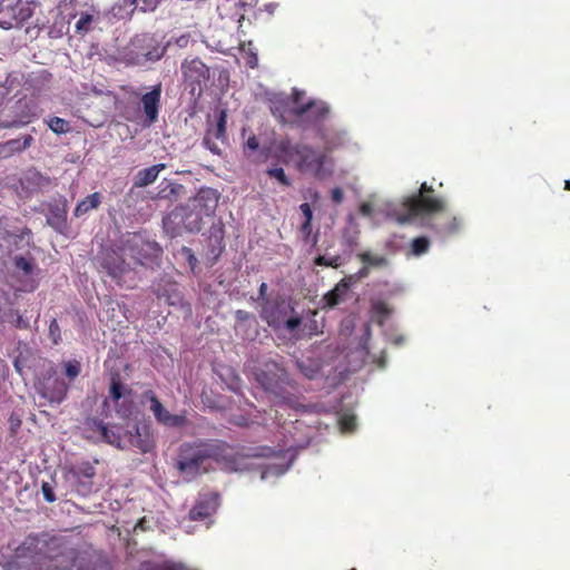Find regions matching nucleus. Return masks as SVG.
Here are the masks:
<instances>
[{"label":"nucleus","mask_w":570,"mask_h":570,"mask_svg":"<svg viewBox=\"0 0 570 570\" xmlns=\"http://www.w3.org/2000/svg\"><path fill=\"white\" fill-rule=\"evenodd\" d=\"M70 474L76 479L78 487L90 491L96 469L90 462H81L70 469Z\"/></svg>","instance_id":"obj_21"},{"label":"nucleus","mask_w":570,"mask_h":570,"mask_svg":"<svg viewBox=\"0 0 570 570\" xmlns=\"http://www.w3.org/2000/svg\"><path fill=\"white\" fill-rule=\"evenodd\" d=\"M204 146L209 149L213 154L219 155L220 150L215 142L208 136L204 137L203 140Z\"/></svg>","instance_id":"obj_59"},{"label":"nucleus","mask_w":570,"mask_h":570,"mask_svg":"<svg viewBox=\"0 0 570 570\" xmlns=\"http://www.w3.org/2000/svg\"><path fill=\"white\" fill-rule=\"evenodd\" d=\"M189 202L193 203L195 209L210 216L218 205V195L213 188H200Z\"/></svg>","instance_id":"obj_18"},{"label":"nucleus","mask_w":570,"mask_h":570,"mask_svg":"<svg viewBox=\"0 0 570 570\" xmlns=\"http://www.w3.org/2000/svg\"><path fill=\"white\" fill-rule=\"evenodd\" d=\"M288 105V100L284 98H277L271 101V111L282 124L287 122L288 117H293L291 114V109L293 107H289Z\"/></svg>","instance_id":"obj_27"},{"label":"nucleus","mask_w":570,"mask_h":570,"mask_svg":"<svg viewBox=\"0 0 570 570\" xmlns=\"http://www.w3.org/2000/svg\"><path fill=\"white\" fill-rule=\"evenodd\" d=\"M219 504L217 492L202 493L189 511L190 520L203 521L210 517Z\"/></svg>","instance_id":"obj_14"},{"label":"nucleus","mask_w":570,"mask_h":570,"mask_svg":"<svg viewBox=\"0 0 570 570\" xmlns=\"http://www.w3.org/2000/svg\"><path fill=\"white\" fill-rule=\"evenodd\" d=\"M14 266L22 271L26 275L31 274L33 271L32 262L23 256L14 257Z\"/></svg>","instance_id":"obj_46"},{"label":"nucleus","mask_w":570,"mask_h":570,"mask_svg":"<svg viewBox=\"0 0 570 570\" xmlns=\"http://www.w3.org/2000/svg\"><path fill=\"white\" fill-rule=\"evenodd\" d=\"M39 544V538L37 534L28 535L24 541L17 548V554L19 557H28L37 553Z\"/></svg>","instance_id":"obj_30"},{"label":"nucleus","mask_w":570,"mask_h":570,"mask_svg":"<svg viewBox=\"0 0 570 570\" xmlns=\"http://www.w3.org/2000/svg\"><path fill=\"white\" fill-rule=\"evenodd\" d=\"M244 147H245V149H247L249 151H256L259 147L258 138L254 134H250L248 136Z\"/></svg>","instance_id":"obj_54"},{"label":"nucleus","mask_w":570,"mask_h":570,"mask_svg":"<svg viewBox=\"0 0 570 570\" xmlns=\"http://www.w3.org/2000/svg\"><path fill=\"white\" fill-rule=\"evenodd\" d=\"M46 124L57 135L67 134L71 129L69 121L56 116L47 119Z\"/></svg>","instance_id":"obj_34"},{"label":"nucleus","mask_w":570,"mask_h":570,"mask_svg":"<svg viewBox=\"0 0 570 570\" xmlns=\"http://www.w3.org/2000/svg\"><path fill=\"white\" fill-rule=\"evenodd\" d=\"M348 292L346 289H343L341 285L337 283L334 288L328 291L323 295L322 298V308H334L338 304L345 301L347 297Z\"/></svg>","instance_id":"obj_25"},{"label":"nucleus","mask_w":570,"mask_h":570,"mask_svg":"<svg viewBox=\"0 0 570 570\" xmlns=\"http://www.w3.org/2000/svg\"><path fill=\"white\" fill-rule=\"evenodd\" d=\"M358 281H360V278H358L357 274L354 273V274H350V275H346L345 277H343L338 282V284L341 285V287L343 289H346L350 293L352 286L355 285Z\"/></svg>","instance_id":"obj_50"},{"label":"nucleus","mask_w":570,"mask_h":570,"mask_svg":"<svg viewBox=\"0 0 570 570\" xmlns=\"http://www.w3.org/2000/svg\"><path fill=\"white\" fill-rule=\"evenodd\" d=\"M92 21H94L92 14H89V13L81 14V17L79 18V20L76 23L77 32H82V33L88 32L90 30V24Z\"/></svg>","instance_id":"obj_47"},{"label":"nucleus","mask_w":570,"mask_h":570,"mask_svg":"<svg viewBox=\"0 0 570 570\" xmlns=\"http://www.w3.org/2000/svg\"><path fill=\"white\" fill-rule=\"evenodd\" d=\"M101 202H102L101 194L98 191L92 193L77 204L73 215L76 217H81V216L86 215L87 213H89L90 210L98 208L100 206Z\"/></svg>","instance_id":"obj_24"},{"label":"nucleus","mask_w":570,"mask_h":570,"mask_svg":"<svg viewBox=\"0 0 570 570\" xmlns=\"http://www.w3.org/2000/svg\"><path fill=\"white\" fill-rule=\"evenodd\" d=\"M257 383L267 392L278 393L288 383L287 373L276 361L269 360L254 372Z\"/></svg>","instance_id":"obj_11"},{"label":"nucleus","mask_w":570,"mask_h":570,"mask_svg":"<svg viewBox=\"0 0 570 570\" xmlns=\"http://www.w3.org/2000/svg\"><path fill=\"white\" fill-rule=\"evenodd\" d=\"M26 180L28 184V188L30 187L31 184H32V186H37V187L42 186L43 183L49 184V179L47 177L42 176L38 171H29L26 176Z\"/></svg>","instance_id":"obj_45"},{"label":"nucleus","mask_w":570,"mask_h":570,"mask_svg":"<svg viewBox=\"0 0 570 570\" xmlns=\"http://www.w3.org/2000/svg\"><path fill=\"white\" fill-rule=\"evenodd\" d=\"M208 460L213 459L218 463H224L227 468L234 469L236 463L234 449L224 441H206Z\"/></svg>","instance_id":"obj_17"},{"label":"nucleus","mask_w":570,"mask_h":570,"mask_svg":"<svg viewBox=\"0 0 570 570\" xmlns=\"http://www.w3.org/2000/svg\"><path fill=\"white\" fill-rule=\"evenodd\" d=\"M107 425L98 417H87L83 422V431L87 438L98 441L101 433H106Z\"/></svg>","instance_id":"obj_26"},{"label":"nucleus","mask_w":570,"mask_h":570,"mask_svg":"<svg viewBox=\"0 0 570 570\" xmlns=\"http://www.w3.org/2000/svg\"><path fill=\"white\" fill-rule=\"evenodd\" d=\"M225 130H226V112L222 111L220 116L218 118V121H217V128H216L215 137L218 138V139L223 138L224 135H225Z\"/></svg>","instance_id":"obj_51"},{"label":"nucleus","mask_w":570,"mask_h":570,"mask_svg":"<svg viewBox=\"0 0 570 570\" xmlns=\"http://www.w3.org/2000/svg\"><path fill=\"white\" fill-rule=\"evenodd\" d=\"M33 138L31 135H24L21 139H10L4 144H0V147H7L11 151H22L31 146Z\"/></svg>","instance_id":"obj_33"},{"label":"nucleus","mask_w":570,"mask_h":570,"mask_svg":"<svg viewBox=\"0 0 570 570\" xmlns=\"http://www.w3.org/2000/svg\"><path fill=\"white\" fill-rule=\"evenodd\" d=\"M371 273V267H366L365 264H362V267L356 272L360 281L368 277Z\"/></svg>","instance_id":"obj_64"},{"label":"nucleus","mask_w":570,"mask_h":570,"mask_svg":"<svg viewBox=\"0 0 570 570\" xmlns=\"http://www.w3.org/2000/svg\"><path fill=\"white\" fill-rule=\"evenodd\" d=\"M41 492L47 502L52 503L56 501V495H55L53 489L48 482L42 483Z\"/></svg>","instance_id":"obj_52"},{"label":"nucleus","mask_w":570,"mask_h":570,"mask_svg":"<svg viewBox=\"0 0 570 570\" xmlns=\"http://www.w3.org/2000/svg\"><path fill=\"white\" fill-rule=\"evenodd\" d=\"M10 430L12 434H16L21 426V420L18 416L11 415L9 417Z\"/></svg>","instance_id":"obj_60"},{"label":"nucleus","mask_w":570,"mask_h":570,"mask_svg":"<svg viewBox=\"0 0 570 570\" xmlns=\"http://www.w3.org/2000/svg\"><path fill=\"white\" fill-rule=\"evenodd\" d=\"M67 206L66 203H55L49 205L47 223L55 230L62 233L67 227Z\"/></svg>","instance_id":"obj_22"},{"label":"nucleus","mask_w":570,"mask_h":570,"mask_svg":"<svg viewBox=\"0 0 570 570\" xmlns=\"http://www.w3.org/2000/svg\"><path fill=\"white\" fill-rule=\"evenodd\" d=\"M271 298L267 297V284L265 282H263L261 285H259V288H258V297H257V301H261L262 304L265 303V301H269Z\"/></svg>","instance_id":"obj_61"},{"label":"nucleus","mask_w":570,"mask_h":570,"mask_svg":"<svg viewBox=\"0 0 570 570\" xmlns=\"http://www.w3.org/2000/svg\"><path fill=\"white\" fill-rule=\"evenodd\" d=\"M65 374L70 380L73 381L81 371L80 362L77 360L67 361L63 363Z\"/></svg>","instance_id":"obj_40"},{"label":"nucleus","mask_w":570,"mask_h":570,"mask_svg":"<svg viewBox=\"0 0 570 570\" xmlns=\"http://www.w3.org/2000/svg\"><path fill=\"white\" fill-rule=\"evenodd\" d=\"M299 209L305 218L304 222H312L313 220V210L308 203H303L299 205Z\"/></svg>","instance_id":"obj_56"},{"label":"nucleus","mask_w":570,"mask_h":570,"mask_svg":"<svg viewBox=\"0 0 570 570\" xmlns=\"http://www.w3.org/2000/svg\"><path fill=\"white\" fill-rule=\"evenodd\" d=\"M331 198L335 204H341L344 198V193L341 188L335 187L331 191Z\"/></svg>","instance_id":"obj_58"},{"label":"nucleus","mask_w":570,"mask_h":570,"mask_svg":"<svg viewBox=\"0 0 570 570\" xmlns=\"http://www.w3.org/2000/svg\"><path fill=\"white\" fill-rule=\"evenodd\" d=\"M129 443L141 453H148L155 448L154 436L146 426L136 425L135 432L130 433Z\"/></svg>","instance_id":"obj_20"},{"label":"nucleus","mask_w":570,"mask_h":570,"mask_svg":"<svg viewBox=\"0 0 570 570\" xmlns=\"http://www.w3.org/2000/svg\"><path fill=\"white\" fill-rule=\"evenodd\" d=\"M161 91V83H157L151 88L150 91L144 94L141 97V108L148 126L155 124L158 120Z\"/></svg>","instance_id":"obj_15"},{"label":"nucleus","mask_w":570,"mask_h":570,"mask_svg":"<svg viewBox=\"0 0 570 570\" xmlns=\"http://www.w3.org/2000/svg\"><path fill=\"white\" fill-rule=\"evenodd\" d=\"M36 105L32 101L19 99L13 106V117L0 115V128H19L28 125L36 117Z\"/></svg>","instance_id":"obj_13"},{"label":"nucleus","mask_w":570,"mask_h":570,"mask_svg":"<svg viewBox=\"0 0 570 570\" xmlns=\"http://www.w3.org/2000/svg\"><path fill=\"white\" fill-rule=\"evenodd\" d=\"M304 96H305V91L294 88L292 91V102L294 105L293 107L304 105L305 102H302Z\"/></svg>","instance_id":"obj_55"},{"label":"nucleus","mask_w":570,"mask_h":570,"mask_svg":"<svg viewBox=\"0 0 570 570\" xmlns=\"http://www.w3.org/2000/svg\"><path fill=\"white\" fill-rule=\"evenodd\" d=\"M166 168L165 164H156L148 168L139 170L134 178V187H146L151 185L158 178L160 171Z\"/></svg>","instance_id":"obj_23"},{"label":"nucleus","mask_w":570,"mask_h":570,"mask_svg":"<svg viewBox=\"0 0 570 570\" xmlns=\"http://www.w3.org/2000/svg\"><path fill=\"white\" fill-rule=\"evenodd\" d=\"M144 397L150 401L149 410L153 412L158 423L167 428H181L187 424V416L185 414L169 413L151 390L146 391Z\"/></svg>","instance_id":"obj_12"},{"label":"nucleus","mask_w":570,"mask_h":570,"mask_svg":"<svg viewBox=\"0 0 570 570\" xmlns=\"http://www.w3.org/2000/svg\"><path fill=\"white\" fill-rule=\"evenodd\" d=\"M3 305L0 304V323L10 324L18 330H28L30 327L29 318L14 308L7 294H3Z\"/></svg>","instance_id":"obj_16"},{"label":"nucleus","mask_w":570,"mask_h":570,"mask_svg":"<svg viewBox=\"0 0 570 570\" xmlns=\"http://www.w3.org/2000/svg\"><path fill=\"white\" fill-rule=\"evenodd\" d=\"M299 232L303 235L304 240L307 242L312 234V222H304L299 227Z\"/></svg>","instance_id":"obj_57"},{"label":"nucleus","mask_w":570,"mask_h":570,"mask_svg":"<svg viewBox=\"0 0 570 570\" xmlns=\"http://www.w3.org/2000/svg\"><path fill=\"white\" fill-rule=\"evenodd\" d=\"M356 257L362 264L371 268L385 267L389 265V259L385 256L373 254L370 250L361 252Z\"/></svg>","instance_id":"obj_28"},{"label":"nucleus","mask_w":570,"mask_h":570,"mask_svg":"<svg viewBox=\"0 0 570 570\" xmlns=\"http://www.w3.org/2000/svg\"><path fill=\"white\" fill-rule=\"evenodd\" d=\"M37 390L50 404H60L66 399L69 386L57 375V370L51 364L38 381Z\"/></svg>","instance_id":"obj_9"},{"label":"nucleus","mask_w":570,"mask_h":570,"mask_svg":"<svg viewBox=\"0 0 570 570\" xmlns=\"http://www.w3.org/2000/svg\"><path fill=\"white\" fill-rule=\"evenodd\" d=\"M296 366L299 370V372L308 380L315 379L320 372L318 365H316L314 362L305 363L304 361L297 360Z\"/></svg>","instance_id":"obj_36"},{"label":"nucleus","mask_w":570,"mask_h":570,"mask_svg":"<svg viewBox=\"0 0 570 570\" xmlns=\"http://www.w3.org/2000/svg\"><path fill=\"white\" fill-rule=\"evenodd\" d=\"M126 393L130 394V390H126L119 374H115L111 377L109 395L114 402H118Z\"/></svg>","instance_id":"obj_31"},{"label":"nucleus","mask_w":570,"mask_h":570,"mask_svg":"<svg viewBox=\"0 0 570 570\" xmlns=\"http://www.w3.org/2000/svg\"><path fill=\"white\" fill-rule=\"evenodd\" d=\"M185 187L171 179L164 178L159 186L158 191L153 197L155 200H168L169 203H176L184 193Z\"/></svg>","instance_id":"obj_19"},{"label":"nucleus","mask_w":570,"mask_h":570,"mask_svg":"<svg viewBox=\"0 0 570 570\" xmlns=\"http://www.w3.org/2000/svg\"><path fill=\"white\" fill-rule=\"evenodd\" d=\"M99 272L109 276L118 286L131 288L136 286L138 277L135 267L127 261L122 245L120 247H102L96 258Z\"/></svg>","instance_id":"obj_3"},{"label":"nucleus","mask_w":570,"mask_h":570,"mask_svg":"<svg viewBox=\"0 0 570 570\" xmlns=\"http://www.w3.org/2000/svg\"><path fill=\"white\" fill-rule=\"evenodd\" d=\"M291 114L296 119L297 127L304 130L315 129L317 134L323 135L322 128L330 115V108L323 101L311 99L302 106L293 107Z\"/></svg>","instance_id":"obj_6"},{"label":"nucleus","mask_w":570,"mask_h":570,"mask_svg":"<svg viewBox=\"0 0 570 570\" xmlns=\"http://www.w3.org/2000/svg\"><path fill=\"white\" fill-rule=\"evenodd\" d=\"M142 570H175V564L173 566H154L147 563L142 567Z\"/></svg>","instance_id":"obj_63"},{"label":"nucleus","mask_w":570,"mask_h":570,"mask_svg":"<svg viewBox=\"0 0 570 570\" xmlns=\"http://www.w3.org/2000/svg\"><path fill=\"white\" fill-rule=\"evenodd\" d=\"M266 174L271 178H275L281 185L285 187H289L292 185L291 179L285 174V170L282 167L268 168L266 170Z\"/></svg>","instance_id":"obj_39"},{"label":"nucleus","mask_w":570,"mask_h":570,"mask_svg":"<svg viewBox=\"0 0 570 570\" xmlns=\"http://www.w3.org/2000/svg\"><path fill=\"white\" fill-rule=\"evenodd\" d=\"M446 208V200L434 195V188L422 183L417 193L407 196L402 202V213L394 212L391 216L400 224H410L420 220L423 226H431L430 222L442 214ZM449 223L435 229L443 234H454L460 229L461 223L456 217H446ZM434 228V226H433Z\"/></svg>","instance_id":"obj_1"},{"label":"nucleus","mask_w":570,"mask_h":570,"mask_svg":"<svg viewBox=\"0 0 570 570\" xmlns=\"http://www.w3.org/2000/svg\"><path fill=\"white\" fill-rule=\"evenodd\" d=\"M360 213H361L363 216L371 217V216H372V214H373V206H372V204H370V203H363V204H361V206H360Z\"/></svg>","instance_id":"obj_62"},{"label":"nucleus","mask_w":570,"mask_h":570,"mask_svg":"<svg viewBox=\"0 0 570 570\" xmlns=\"http://www.w3.org/2000/svg\"><path fill=\"white\" fill-rule=\"evenodd\" d=\"M98 441L106 442L110 445H120L121 438L119 433L115 432L114 430H110L108 426L106 428V433H101Z\"/></svg>","instance_id":"obj_44"},{"label":"nucleus","mask_w":570,"mask_h":570,"mask_svg":"<svg viewBox=\"0 0 570 570\" xmlns=\"http://www.w3.org/2000/svg\"><path fill=\"white\" fill-rule=\"evenodd\" d=\"M430 240L429 238L421 236L416 237L411 243V252L415 256H421L429 250Z\"/></svg>","instance_id":"obj_38"},{"label":"nucleus","mask_w":570,"mask_h":570,"mask_svg":"<svg viewBox=\"0 0 570 570\" xmlns=\"http://www.w3.org/2000/svg\"><path fill=\"white\" fill-rule=\"evenodd\" d=\"M278 148L286 158L285 161L293 163L301 174L322 179L331 173L326 168L330 159L325 151L317 150L307 144H292L288 140L281 141Z\"/></svg>","instance_id":"obj_2"},{"label":"nucleus","mask_w":570,"mask_h":570,"mask_svg":"<svg viewBox=\"0 0 570 570\" xmlns=\"http://www.w3.org/2000/svg\"><path fill=\"white\" fill-rule=\"evenodd\" d=\"M20 0H0V13L10 18L18 17Z\"/></svg>","instance_id":"obj_37"},{"label":"nucleus","mask_w":570,"mask_h":570,"mask_svg":"<svg viewBox=\"0 0 570 570\" xmlns=\"http://www.w3.org/2000/svg\"><path fill=\"white\" fill-rule=\"evenodd\" d=\"M181 72L190 95L199 97L210 79L209 68L199 58L186 59L181 63Z\"/></svg>","instance_id":"obj_10"},{"label":"nucleus","mask_w":570,"mask_h":570,"mask_svg":"<svg viewBox=\"0 0 570 570\" xmlns=\"http://www.w3.org/2000/svg\"><path fill=\"white\" fill-rule=\"evenodd\" d=\"M206 441L186 442L179 446L175 466L184 475L195 478L202 470L206 471L208 461Z\"/></svg>","instance_id":"obj_5"},{"label":"nucleus","mask_w":570,"mask_h":570,"mask_svg":"<svg viewBox=\"0 0 570 570\" xmlns=\"http://www.w3.org/2000/svg\"><path fill=\"white\" fill-rule=\"evenodd\" d=\"M372 311L377 318V323L383 325L391 314V308L384 301H375L372 303Z\"/></svg>","instance_id":"obj_35"},{"label":"nucleus","mask_w":570,"mask_h":570,"mask_svg":"<svg viewBox=\"0 0 570 570\" xmlns=\"http://www.w3.org/2000/svg\"><path fill=\"white\" fill-rule=\"evenodd\" d=\"M208 240L209 254L214 261H217L225 249L223 229L212 232Z\"/></svg>","instance_id":"obj_29"},{"label":"nucleus","mask_w":570,"mask_h":570,"mask_svg":"<svg viewBox=\"0 0 570 570\" xmlns=\"http://www.w3.org/2000/svg\"><path fill=\"white\" fill-rule=\"evenodd\" d=\"M340 425L344 432H352L356 426L355 417L352 415H344L340 419Z\"/></svg>","instance_id":"obj_49"},{"label":"nucleus","mask_w":570,"mask_h":570,"mask_svg":"<svg viewBox=\"0 0 570 570\" xmlns=\"http://www.w3.org/2000/svg\"><path fill=\"white\" fill-rule=\"evenodd\" d=\"M314 264L317 266H324V267H332V268H338L341 265V256L335 255L331 258H326L323 255H318L314 259Z\"/></svg>","instance_id":"obj_41"},{"label":"nucleus","mask_w":570,"mask_h":570,"mask_svg":"<svg viewBox=\"0 0 570 570\" xmlns=\"http://www.w3.org/2000/svg\"><path fill=\"white\" fill-rule=\"evenodd\" d=\"M294 312V307L284 298L276 297L262 304L259 316L275 331L284 327L288 333L294 334L302 325V317L298 314L288 316Z\"/></svg>","instance_id":"obj_4"},{"label":"nucleus","mask_w":570,"mask_h":570,"mask_svg":"<svg viewBox=\"0 0 570 570\" xmlns=\"http://www.w3.org/2000/svg\"><path fill=\"white\" fill-rule=\"evenodd\" d=\"M48 336L53 345H58L61 342V331L56 318H52L50 321Z\"/></svg>","instance_id":"obj_43"},{"label":"nucleus","mask_w":570,"mask_h":570,"mask_svg":"<svg viewBox=\"0 0 570 570\" xmlns=\"http://www.w3.org/2000/svg\"><path fill=\"white\" fill-rule=\"evenodd\" d=\"M181 252H183L184 256L186 257L190 268L194 269L196 267L198 261H197L196 256L194 255L193 249L189 247H183Z\"/></svg>","instance_id":"obj_53"},{"label":"nucleus","mask_w":570,"mask_h":570,"mask_svg":"<svg viewBox=\"0 0 570 570\" xmlns=\"http://www.w3.org/2000/svg\"><path fill=\"white\" fill-rule=\"evenodd\" d=\"M30 234H31V230L28 227H23L18 233L7 232V234L3 236V239H6L7 242H11L14 245H18L27 236H30Z\"/></svg>","instance_id":"obj_42"},{"label":"nucleus","mask_w":570,"mask_h":570,"mask_svg":"<svg viewBox=\"0 0 570 570\" xmlns=\"http://www.w3.org/2000/svg\"><path fill=\"white\" fill-rule=\"evenodd\" d=\"M207 217L205 213H200L198 209L193 207V203L188 200L185 206L176 207L170 214H168L163 223L167 230H171L173 234L178 233V225L190 233H197L203 227V219Z\"/></svg>","instance_id":"obj_8"},{"label":"nucleus","mask_w":570,"mask_h":570,"mask_svg":"<svg viewBox=\"0 0 570 570\" xmlns=\"http://www.w3.org/2000/svg\"><path fill=\"white\" fill-rule=\"evenodd\" d=\"M235 320L237 322L238 327L244 326L249 321H252L254 324H256L255 316L252 313L244 311V309H237L235 312Z\"/></svg>","instance_id":"obj_48"},{"label":"nucleus","mask_w":570,"mask_h":570,"mask_svg":"<svg viewBox=\"0 0 570 570\" xmlns=\"http://www.w3.org/2000/svg\"><path fill=\"white\" fill-rule=\"evenodd\" d=\"M124 253L130 258L131 265L150 267L160 256L161 248L158 244L144 239L139 235H134L122 243Z\"/></svg>","instance_id":"obj_7"},{"label":"nucleus","mask_w":570,"mask_h":570,"mask_svg":"<svg viewBox=\"0 0 570 570\" xmlns=\"http://www.w3.org/2000/svg\"><path fill=\"white\" fill-rule=\"evenodd\" d=\"M165 52L166 47L160 46L153 38H149L147 49L142 52V55L146 60L157 61L165 55Z\"/></svg>","instance_id":"obj_32"}]
</instances>
